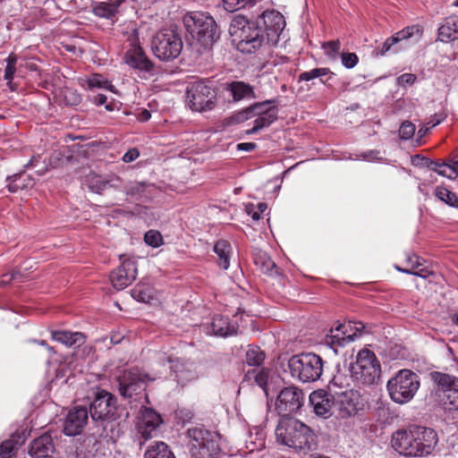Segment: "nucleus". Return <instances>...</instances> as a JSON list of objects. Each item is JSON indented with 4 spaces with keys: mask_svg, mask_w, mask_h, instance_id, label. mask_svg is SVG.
<instances>
[{
    "mask_svg": "<svg viewBox=\"0 0 458 458\" xmlns=\"http://www.w3.org/2000/svg\"><path fill=\"white\" fill-rule=\"evenodd\" d=\"M250 0H223L224 7L228 12H234L244 7Z\"/></svg>",
    "mask_w": 458,
    "mask_h": 458,
    "instance_id": "nucleus-49",
    "label": "nucleus"
},
{
    "mask_svg": "<svg viewBox=\"0 0 458 458\" xmlns=\"http://www.w3.org/2000/svg\"><path fill=\"white\" fill-rule=\"evenodd\" d=\"M144 458H175V456L166 443L156 441L147 447Z\"/></svg>",
    "mask_w": 458,
    "mask_h": 458,
    "instance_id": "nucleus-31",
    "label": "nucleus"
},
{
    "mask_svg": "<svg viewBox=\"0 0 458 458\" xmlns=\"http://www.w3.org/2000/svg\"><path fill=\"white\" fill-rule=\"evenodd\" d=\"M125 63L134 69L150 72L153 68L152 62L147 57L140 46H133L124 55Z\"/></svg>",
    "mask_w": 458,
    "mask_h": 458,
    "instance_id": "nucleus-22",
    "label": "nucleus"
},
{
    "mask_svg": "<svg viewBox=\"0 0 458 458\" xmlns=\"http://www.w3.org/2000/svg\"><path fill=\"white\" fill-rule=\"evenodd\" d=\"M93 102L98 106H102L106 102V97L103 94H98L94 98Z\"/></svg>",
    "mask_w": 458,
    "mask_h": 458,
    "instance_id": "nucleus-62",
    "label": "nucleus"
},
{
    "mask_svg": "<svg viewBox=\"0 0 458 458\" xmlns=\"http://www.w3.org/2000/svg\"><path fill=\"white\" fill-rule=\"evenodd\" d=\"M140 156V152L137 148L129 149L123 157L124 163H131L134 161Z\"/></svg>",
    "mask_w": 458,
    "mask_h": 458,
    "instance_id": "nucleus-55",
    "label": "nucleus"
},
{
    "mask_svg": "<svg viewBox=\"0 0 458 458\" xmlns=\"http://www.w3.org/2000/svg\"><path fill=\"white\" fill-rule=\"evenodd\" d=\"M184 24L191 36L205 49L210 48L219 38L217 25L208 13H191L184 18Z\"/></svg>",
    "mask_w": 458,
    "mask_h": 458,
    "instance_id": "nucleus-5",
    "label": "nucleus"
},
{
    "mask_svg": "<svg viewBox=\"0 0 458 458\" xmlns=\"http://www.w3.org/2000/svg\"><path fill=\"white\" fill-rule=\"evenodd\" d=\"M210 330L215 335L224 337L236 333L234 326L230 324L228 318L221 315H216L213 318Z\"/></svg>",
    "mask_w": 458,
    "mask_h": 458,
    "instance_id": "nucleus-29",
    "label": "nucleus"
},
{
    "mask_svg": "<svg viewBox=\"0 0 458 458\" xmlns=\"http://www.w3.org/2000/svg\"><path fill=\"white\" fill-rule=\"evenodd\" d=\"M265 432L260 427H254L249 432L245 440L249 452L261 450L265 447Z\"/></svg>",
    "mask_w": 458,
    "mask_h": 458,
    "instance_id": "nucleus-32",
    "label": "nucleus"
},
{
    "mask_svg": "<svg viewBox=\"0 0 458 458\" xmlns=\"http://www.w3.org/2000/svg\"><path fill=\"white\" fill-rule=\"evenodd\" d=\"M265 359V353L259 347H251L246 352V362L250 366H259Z\"/></svg>",
    "mask_w": 458,
    "mask_h": 458,
    "instance_id": "nucleus-44",
    "label": "nucleus"
},
{
    "mask_svg": "<svg viewBox=\"0 0 458 458\" xmlns=\"http://www.w3.org/2000/svg\"><path fill=\"white\" fill-rule=\"evenodd\" d=\"M419 387L418 375L409 369L400 370L387 383L389 395L397 403H405L411 401Z\"/></svg>",
    "mask_w": 458,
    "mask_h": 458,
    "instance_id": "nucleus-8",
    "label": "nucleus"
},
{
    "mask_svg": "<svg viewBox=\"0 0 458 458\" xmlns=\"http://www.w3.org/2000/svg\"><path fill=\"white\" fill-rule=\"evenodd\" d=\"M343 323H337L335 327H332L327 335V343L332 345L344 346L348 344L346 333L342 329Z\"/></svg>",
    "mask_w": 458,
    "mask_h": 458,
    "instance_id": "nucleus-36",
    "label": "nucleus"
},
{
    "mask_svg": "<svg viewBox=\"0 0 458 458\" xmlns=\"http://www.w3.org/2000/svg\"><path fill=\"white\" fill-rule=\"evenodd\" d=\"M416 79V75L413 73H403L397 78V83L400 86L412 85Z\"/></svg>",
    "mask_w": 458,
    "mask_h": 458,
    "instance_id": "nucleus-54",
    "label": "nucleus"
},
{
    "mask_svg": "<svg viewBox=\"0 0 458 458\" xmlns=\"http://www.w3.org/2000/svg\"><path fill=\"white\" fill-rule=\"evenodd\" d=\"M381 366L376 354L368 348L360 350L355 362L351 365L352 380L360 386H370L378 383Z\"/></svg>",
    "mask_w": 458,
    "mask_h": 458,
    "instance_id": "nucleus-4",
    "label": "nucleus"
},
{
    "mask_svg": "<svg viewBox=\"0 0 458 458\" xmlns=\"http://www.w3.org/2000/svg\"><path fill=\"white\" fill-rule=\"evenodd\" d=\"M145 390V382L137 370L125 371L119 377V392L128 398H132Z\"/></svg>",
    "mask_w": 458,
    "mask_h": 458,
    "instance_id": "nucleus-17",
    "label": "nucleus"
},
{
    "mask_svg": "<svg viewBox=\"0 0 458 458\" xmlns=\"http://www.w3.org/2000/svg\"><path fill=\"white\" fill-rule=\"evenodd\" d=\"M395 45H396V39L394 38L393 36H392V37L386 38V41L383 43L382 47L377 48L374 51V54H375L376 56H378V55L383 56V55H386L390 51L396 52L397 49L394 48V47Z\"/></svg>",
    "mask_w": 458,
    "mask_h": 458,
    "instance_id": "nucleus-47",
    "label": "nucleus"
},
{
    "mask_svg": "<svg viewBox=\"0 0 458 458\" xmlns=\"http://www.w3.org/2000/svg\"><path fill=\"white\" fill-rule=\"evenodd\" d=\"M186 104L190 109L196 112L212 110L216 104V91L211 82L205 81L189 82L186 88Z\"/></svg>",
    "mask_w": 458,
    "mask_h": 458,
    "instance_id": "nucleus-7",
    "label": "nucleus"
},
{
    "mask_svg": "<svg viewBox=\"0 0 458 458\" xmlns=\"http://www.w3.org/2000/svg\"><path fill=\"white\" fill-rule=\"evenodd\" d=\"M334 407L337 415L345 419L357 415L363 410L364 403L357 391L347 390L334 398Z\"/></svg>",
    "mask_w": 458,
    "mask_h": 458,
    "instance_id": "nucleus-14",
    "label": "nucleus"
},
{
    "mask_svg": "<svg viewBox=\"0 0 458 458\" xmlns=\"http://www.w3.org/2000/svg\"><path fill=\"white\" fill-rule=\"evenodd\" d=\"M415 133V125L411 122H404L399 129V135L402 140H410Z\"/></svg>",
    "mask_w": 458,
    "mask_h": 458,
    "instance_id": "nucleus-48",
    "label": "nucleus"
},
{
    "mask_svg": "<svg viewBox=\"0 0 458 458\" xmlns=\"http://www.w3.org/2000/svg\"><path fill=\"white\" fill-rule=\"evenodd\" d=\"M436 197L451 207H458V198L455 193L446 188L437 187L435 190Z\"/></svg>",
    "mask_w": 458,
    "mask_h": 458,
    "instance_id": "nucleus-42",
    "label": "nucleus"
},
{
    "mask_svg": "<svg viewBox=\"0 0 458 458\" xmlns=\"http://www.w3.org/2000/svg\"><path fill=\"white\" fill-rule=\"evenodd\" d=\"M342 329L346 333L348 343L353 341L356 337L361 335L365 326L360 321H348L342 324Z\"/></svg>",
    "mask_w": 458,
    "mask_h": 458,
    "instance_id": "nucleus-38",
    "label": "nucleus"
},
{
    "mask_svg": "<svg viewBox=\"0 0 458 458\" xmlns=\"http://www.w3.org/2000/svg\"><path fill=\"white\" fill-rule=\"evenodd\" d=\"M404 263L405 267L395 266V268L399 272L409 275H412L416 269L423 266V264L420 261V258L415 254H408L405 258Z\"/></svg>",
    "mask_w": 458,
    "mask_h": 458,
    "instance_id": "nucleus-39",
    "label": "nucleus"
},
{
    "mask_svg": "<svg viewBox=\"0 0 458 458\" xmlns=\"http://www.w3.org/2000/svg\"><path fill=\"white\" fill-rule=\"evenodd\" d=\"M303 392L300 388L291 386L280 391L276 402V409L284 418L291 413L298 411L303 405Z\"/></svg>",
    "mask_w": 458,
    "mask_h": 458,
    "instance_id": "nucleus-15",
    "label": "nucleus"
},
{
    "mask_svg": "<svg viewBox=\"0 0 458 458\" xmlns=\"http://www.w3.org/2000/svg\"><path fill=\"white\" fill-rule=\"evenodd\" d=\"M349 386L348 378L344 374L335 375L328 384V389L333 398L341 392L339 390Z\"/></svg>",
    "mask_w": 458,
    "mask_h": 458,
    "instance_id": "nucleus-41",
    "label": "nucleus"
},
{
    "mask_svg": "<svg viewBox=\"0 0 458 458\" xmlns=\"http://www.w3.org/2000/svg\"><path fill=\"white\" fill-rule=\"evenodd\" d=\"M30 432L27 427L16 429L10 438L0 444V458H12L17 453L19 447L26 441Z\"/></svg>",
    "mask_w": 458,
    "mask_h": 458,
    "instance_id": "nucleus-20",
    "label": "nucleus"
},
{
    "mask_svg": "<svg viewBox=\"0 0 458 458\" xmlns=\"http://www.w3.org/2000/svg\"><path fill=\"white\" fill-rule=\"evenodd\" d=\"M86 182L90 191L98 194H101L108 187L120 188L122 184L121 178L114 174L104 179L100 175L90 174Z\"/></svg>",
    "mask_w": 458,
    "mask_h": 458,
    "instance_id": "nucleus-24",
    "label": "nucleus"
},
{
    "mask_svg": "<svg viewBox=\"0 0 458 458\" xmlns=\"http://www.w3.org/2000/svg\"><path fill=\"white\" fill-rule=\"evenodd\" d=\"M96 15L103 18H112L115 15V5L109 2H102L94 7Z\"/></svg>",
    "mask_w": 458,
    "mask_h": 458,
    "instance_id": "nucleus-45",
    "label": "nucleus"
},
{
    "mask_svg": "<svg viewBox=\"0 0 458 458\" xmlns=\"http://www.w3.org/2000/svg\"><path fill=\"white\" fill-rule=\"evenodd\" d=\"M154 55L162 61L176 58L182 49V38L174 29H163L156 33L151 41Z\"/></svg>",
    "mask_w": 458,
    "mask_h": 458,
    "instance_id": "nucleus-9",
    "label": "nucleus"
},
{
    "mask_svg": "<svg viewBox=\"0 0 458 458\" xmlns=\"http://www.w3.org/2000/svg\"><path fill=\"white\" fill-rule=\"evenodd\" d=\"M155 190L154 185L141 182H130L124 188L126 195L136 199H150Z\"/></svg>",
    "mask_w": 458,
    "mask_h": 458,
    "instance_id": "nucleus-26",
    "label": "nucleus"
},
{
    "mask_svg": "<svg viewBox=\"0 0 458 458\" xmlns=\"http://www.w3.org/2000/svg\"><path fill=\"white\" fill-rule=\"evenodd\" d=\"M51 335L53 340L68 347L81 345L84 343V335L80 332L53 331Z\"/></svg>",
    "mask_w": 458,
    "mask_h": 458,
    "instance_id": "nucleus-30",
    "label": "nucleus"
},
{
    "mask_svg": "<svg viewBox=\"0 0 458 458\" xmlns=\"http://www.w3.org/2000/svg\"><path fill=\"white\" fill-rule=\"evenodd\" d=\"M256 148V144L252 142H244L237 145L239 150L250 151Z\"/></svg>",
    "mask_w": 458,
    "mask_h": 458,
    "instance_id": "nucleus-58",
    "label": "nucleus"
},
{
    "mask_svg": "<svg viewBox=\"0 0 458 458\" xmlns=\"http://www.w3.org/2000/svg\"><path fill=\"white\" fill-rule=\"evenodd\" d=\"M267 374L265 371L259 372L256 377V381L260 386H264L266 385Z\"/></svg>",
    "mask_w": 458,
    "mask_h": 458,
    "instance_id": "nucleus-60",
    "label": "nucleus"
},
{
    "mask_svg": "<svg viewBox=\"0 0 458 458\" xmlns=\"http://www.w3.org/2000/svg\"><path fill=\"white\" fill-rule=\"evenodd\" d=\"M288 368L293 377L304 383L314 382L322 374L323 362L315 353H301L293 355L289 360Z\"/></svg>",
    "mask_w": 458,
    "mask_h": 458,
    "instance_id": "nucleus-6",
    "label": "nucleus"
},
{
    "mask_svg": "<svg viewBox=\"0 0 458 458\" xmlns=\"http://www.w3.org/2000/svg\"><path fill=\"white\" fill-rule=\"evenodd\" d=\"M214 251L218 256V265L223 269H227L230 266V254L232 247L225 240L218 241L214 246Z\"/></svg>",
    "mask_w": 458,
    "mask_h": 458,
    "instance_id": "nucleus-35",
    "label": "nucleus"
},
{
    "mask_svg": "<svg viewBox=\"0 0 458 458\" xmlns=\"http://www.w3.org/2000/svg\"><path fill=\"white\" fill-rule=\"evenodd\" d=\"M437 444V433L422 426L411 425L396 430L392 436L393 448L409 457H427L434 453Z\"/></svg>",
    "mask_w": 458,
    "mask_h": 458,
    "instance_id": "nucleus-2",
    "label": "nucleus"
},
{
    "mask_svg": "<svg viewBox=\"0 0 458 458\" xmlns=\"http://www.w3.org/2000/svg\"><path fill=\"white\" fill-rule=\"evenodd\" d=\"M55 445L52 437L45 433L30 444L29 454L32 458H52Z\"/></svg>",
    "mask_w": 458,
    "mask_h": 458,
    "instance_id": "nucleus-21",
    "label": "nucleus"
},
{
    "mask_svg": "<svg viewBox=\"0 0 458 458\" xmlns=\"http://www.w3.org/2000/svg\"><path fill=\"white\" fill-rule=\"evenodd\" d=\"M15 70H16L15 66L6 64L5 71H4V79L12 80L13 77V74L15 72Z\"/></svg>",
    "mask_w": 458,
    "mask_h": 458,
    "instance_id": "nucleus-59",
    "label": "nucleus"
},
{
    "mask_svg": "<svg viewBox=\"0 0 458 458\" xmlns=\"http://www.w3.org/2000/svg\"><path fill=\"white\" fill-rule=\"evenodd\" d=\"M132 297L138 301L150 303L156 299V291L148 284H138L131 292Z\"/></svg>",
    "mask_w": 458,
    "mask_h": 458,
    "instance_id": "nucleus-34",
    "label": "nucleus"
},
{
    "mask_svg": "<svg viewBox=\"0 0 458 458\" xmlns=\"http://www.w3.org/2000/svg\"><path fill=\"white\" fill-rule=\"evenodd\" d=\"M116 398L106 390L97 393L90 404V415L94 421H112L115 420Z\"/></svg>",
    "mask_w": 458,
    "mask_h": 458,
    "instance_id": "nucleus-13",
    "label": "nucleus"
},
{
    "mask_svg": "<svg viewBox=\"0 0 458 458\" xmlns=\"http://www.w3.org/2000/svg\"><path fill=\"white\" fill-rule=\"evenodd\" d=\"M438 39L442 42H450L458 39V17L450 16L438 29Z\"/></svg>",
    "mask_w": 458,
    "mask_h": 458,
    "instance_id": "nucleus-25",
    "label": "nucleus"
},
{
    "mask_svg": "<svg viewBox=\"0 0 458 458\" xmlns=\"http://www.w3.org/2000/svg\"><path fill=\"white\" fill-rule=\"evenodd\" d=\"M428 167L431 171H434L439 174V170L442 168V164L431 161Z\"/></svg>",
    "mask_w": 458,
    "mask_h": 458,
    "instance_id": "nucleus-63",
    "label": "nucleus"
},
{
    "mask_svg": "<svg viewBox=\"0 0 458 458\" xmlns=\"http://www.w3.org/2000/svg\"><path fill=\"white\" fill-rule=\"evenodd\" d=\"M234 101L256 98L253 88L243 81H233L227 85Z\"/></svg>",
    "mask_w": 458,
    "mask_h": 458,
    "instance_id": "nucleus-28",
    "label": "nucleus"
},
{
    "mask_svg": "<svg viewBox=\"0 0 458 458\" xmlns=\"http://www.w3.org/2000/svg\"><path fill=\"white\" fill-rule=\"evenodd\" d=\"M80 81L83 88L90 90H93L94 89H106L110 91H114V88L111 82L100 74H93L90 77L81 79Z\"/></svg>",
    "mask_w": 458,
    "mask_h": 458,
    "instance_id": "nucleus-33",
    "label": "nucleus"
},
{
    "mask_svg": "<svg viewBox=\"0 0 458 458\" xmlns=\"http://www.w3.org/2000/svg\"><path fill=\"white\" fill-rule=\"evenodd\" d=\"M188 437L191 439V451L195 458H211L218 449V435L202 427L189 428Z\"/></svg>",
    "mask_w": 458,
    "mask_h": 458,
    "instance_id": "nucleus-11",
    "label": "nucleus"
},
{
    "mask_svg": "<svg viewBox=\"0 0 458 458\" xmlns=\"http://www.w3.org/2000/svg\"><path fill=\"white\" fill-rule=\"evenodd\" d=\"M322 47L325 50L326 55L334 58L340 49V42L339 40H330L324 43Z\"/></svg>",
    "mask_w": 458,
    "mask_h": 458,
    "instance_id": "nucleus-50",
    "label": "nucleus"
},
{
    "mask_svg": "<svg viewBox=\"0 0 458 458\" xmlns=\"http://www.w3.org/2000/svg\"><path fill=\"white\" fill-rule=\"evenodd\" d=\"M359 58L354 53H343L342 64L347 69L353 68L358 64Z\"/></svg>",
    "mask_w": 458,
    "mask_h": 458,
    "instance_id": "nucleus-51",
    "label": "nucleus"
},
{
    "mask_svg": "<svg viewBox=\"0 0 458 458\" xmlns=\"http://www.w3.org/2000/svg\"><path fill=\"white\" fill-rule=\"evenodd\" d=\"M422 34L423 29L420 26L412 25L396 32L393 38L396 39V44H398L409 38H414L417 41L421 38Z\"/></svg>",
    "mask_w": 458,
    "mask_h": 458,
    "instance_id": "nucleus-37",
    "label": "nucleus"
},
{
    "mask_svg": "<svg viewBox=\"0 0 458 458\" xmlns=\"http://www.w3.org/2000/svg\"><path fill=\"white\" fill-rule=\"evenodd\" d=\"M439 175L445 176L448 179H455L458 176V172L451 168L449 164L443 163L442 168L439 170Z\"/></svg>",
    "mask_w": 458,
    "mask_h": 458,
    "instance_id": "nucleus-53",
    "label": "nucleus"
},
{
    "mask_svg": "<svg viewBox=\"0 0 458 458\" xmlns=\"http://www.w3.org/2000/svg\"><path fill=\"white\" fill-rule=\"evenodd\" d=\"M327 75H334V72H331L329 68H315L308 72H303L299 75V81H309L313 79L319 78L321 82L325 83V81L321 79Z\"/></svg>",
    "mask_w": 458,
    "mask_h": 458,
    "instance_id": "nucleus-40",
    "label": "nucleus"
},
{
    "mask_svg": "<svg viewBox=\"0 0 458 458\" xmlns=\"http://www.w3.org/2000/svg\"><path fill=\"white\" fill-rule=\"evenodd\" d=\"M430 378L437 386V392L443 404L458 410V378L438 371L431 372Z\"/></svg>",
    "mask_w": 458,
    "mask_h": 458,
    "instance_id": "nucleus-12",
    "label": "nucleus"
},
{
    "mask_svg": "<svg viewBox=\"0 0 458 458\" xmlns=\"http://www.w3.org/2000/svg\"><path fill=\"white\" fill-rule=\"evenodd\" d=\"M331 394L324 390H317L310 394V402L317 415L327 416L334 405V401Z\"/></svg>",
    "mask_w": 458,
    "mask_h": 458,
    "instance_id": "nucleus-23",
    "label": "nucleus"
},
{
    "mask_svg": "<svg viewBox=\"0 0 458 458\" xmlns=\"http://www.w3.org/2000/svg\"><path fill=\"white\" fill-rule=\"evenodd\" d=\"M144 241L153 248H157L164 243L162 234L157 230L148 231L144 235Z\"/></svg>",
    "mask_w": 458,
    "mask_h": 458,
    "instance_id": "nucleus-46",
    "label": "nucleus"
},
{
    "mask_svg": "<svg viewBox=\"0 0 458 458\" xmlns=\"http://www.w3.org/2000/svg\"><path fill=\"white\" fill-rule=\"evenodd\" d=\"M262 412H263V407H262V405H259V407H252L250 409L246 410L245 415L250 421L258 422L257 417L259 414H262Z\"/></svg>",
    "mask_w": 458,
    "mask_h": 458,
    "instance_id": "nucleus-52",
    "label": "nucleus"
},
{
    "mask_svg": "<svg viewBox=\"0 0 458 458\" xmlns=\"http://www.w3.org/2000/svg\"><path fill=\"white\" fill-rule=\"evenodd\" d=\"M248 215L251 216L252 219L258 221L260 219V213L254 204L249 203L245 207Z\"/></svg>",
    "mask_w": 458,
    "mask_h": 458,
    "instance_id": "nucleus-56",
    "label": "nucleus"
},
{
    "mask_svg": "<svg viewBox=\"0 0 458 458\" xmlns=\"http://www.w3.org/2000/svg\"><path fill=\"white\" fill-rule=\"evenodd\" d=\"M377 155H378V152H377V151H369L368 153H364L362 155V157L364 159L369 160V159H377Z\"/></svg>",
    "mask_w": 458,
    "mask_h": 458,
    "instance_id": "nucleus-64",
    "label": "nucleus"
},
{
    "mask_svg": "<svg viewBox=\"0 0 458 458\" xmlns=\"http://www.w3.org/2000/svg\"><path fill=\"white\" fill-rule=\"evenodd\" d=\"M162 423L161 416L151 408L143 407L140 411V420L138 425L139 433L145 439L153 437V432Z\"/></svg>",
    "mask_w": 458,
    "mask_h": 458,
    "instance_id": "nucleus-19",
    "label": "nucleus"
},
{
    "mask_svg": "<svg viewBox=\"0 0 458 458\" xmlns=\"http://www.w3.org/2000/svg\"><path fill=\"white\" fill-rule=\"evenodd\" d=\"M433 272L429 270L428 267H419L413 272V276H420L421 278H428Z\"/></svg>",
    "mask_w": 458,
    "mask_h": 458,
    "instance_id": "nucleus-57",
    "label": "nucleus"
},
{
    "mask_svg": "<svg viewBox=\"0 0 458 458\" xmlns=\"http://www.w3.org/2000/svg\"><path fill=\"white\" fill-rule=\"evenodd\" d=\"M254 264L262 273L269 276L278 275V268L270 257L261 250H256L253 253Z\"/></svg>",
    "mask_w": 458,
    "mask_h": 458,
    "instance_id": "nucleus-27",
    "label": "nucleus"
},
{
    "mask_svg": "<svg viewBox=\"0 0 458 458\" xmlns=\"http://www.w3.org/2000/svg\"><path fill=\"white\" fill-rule=\"evenodd\" d=\"M89 419L88 410L83 406L72 408L67 414L64 433L67 436H77L81 433Z\"/></svg>",
    "mask_w": 458,
    "mask_h": 458,
    "instance_id": "nucleus-18",
    "label": "nucleus"
},
{
    "mask_svg": "<svg viewBox=\"0 0 458 458\" xmlns=\"http://www.w3.org/2000/svg\"><path fill=\"white\" fill-rule=\"evenodd\" d=\"M122 260L120 267L114 269L110 275V281L117 291L123 290L131 284L137 276V263L133 258L127 255L120 257Z\"/></svg>",
    "mask_w": 458,
    "mask_h": 458,
    "instance_id": "nucleus-16",
    "label": "nucleus"
},
{
    "mask_svg": "<svg viewBox=\"0 0 458 458\" xmlns=\"http://www.w3.org/2000/svg\"><path fill=\"white\" fill-rule=\"evenodd\" d=\"M276 436L278 443L296 450H310L314 441L312 431L307 425L288 417L280 420Z\"/></svg>",
    "mask_w": 458,
    "mask_h": 458,
    "instance_id": "nucleus-3",
    "label": "nucleus"
},
{
    "mask_svg": "<svg viewBox=\"0 0 458 458\" xmlns=\"http://www.w3.org/2000/svg\"><path fill=\"white\" fill-rule=\"evenodd\" d=\"M150 117H151V114H150L149 111H148L147 109L142 110L138 114V119L140 122H147L148 120H149Z\"/></svg>",
    "mask_w": 458,
    "mask_h": 458,
    "instance_id": "nucleus-61",
    "label": "nucleus"
},
{
    "mask_svg": "<svg viewBox=\"0 0 458 458\" xmlns=\"http://www.w3.org/2000/svg\"><path fill=\"white\" fill-rule=\"evenodd\" d=\"M275 103V99L255 103L239 114V120H248L257 117L254 120V126L246 131L247 134L256 133L276 121L278 110L276 106H271V104Z\"/></svg>",
    "mask_w": 458,
    "mask_h": 458,
    "instance_id": "nucleus-10",
    "label": "nucleus"
},
{
    "mask_svg": "<svg viewBox=\"0 0 458 458\" xmlns=\"http://www.w3.org/2000/svg\"><path fill=\"white\" fill-rule=\"evenodd\" d=\"M263 27L250 21L242 14L235 15L230 24L229 32L236 48L245 54H251L264 45H276L285 26L284 16L276 11L262 13Z\"/></svg>",
    "mask_w": 458,
    "mask_h": 458,
    "instance_id": "nucleus-1",
    "label": "nucleus"
},
{
    "mask_svg": "<svg viewBox=\"0 0 458 458\" xmlns=\"http://www.w3.org/2000/svg\"><path fill=\"white\" fill-rule=\"evenodd\" d=\"M60 96L64 103L69 106H77L81 102V95L76 89L72 88H64L60 92Z\"/></svg>",
    "mask_w": 458,
    "mask_h": 458,
    "instance_id": "nucleus-43",
    "label": "nucleus"
}]
</instances>
